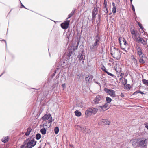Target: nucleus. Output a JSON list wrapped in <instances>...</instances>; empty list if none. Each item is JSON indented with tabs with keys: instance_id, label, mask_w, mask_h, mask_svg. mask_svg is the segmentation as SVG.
Segmentation results:
<instances>
[{
	"instance_id": "obj_14",
	"label": "nucleus",
	"mask_w": 148,
	"mask_h": 148,
	"mask_svg": "<svg viewBox=\"0 0 148 148\" xmlns=\"http://www.w3.org/2000/svg\"><path fill=\"white\" fill-rule=\"evenodd\" d=\"M98 10V7H97V5L94 7L92 11V19L95 20L96 18V16L97 14Z\"/></svg>"
},
{
	"instance_id": "obj_54",
	"label": "nucleus",
	"mask_w": 148,
	"mask_h": 148,
	"mask_svg": "<svg viewBox=\"0 0 148 148\" xmlns=\"http://www.w3.org/2000/svg\"><path fill=\"white\" fill-rule=\"evenodd\" d=\"M2 41H3L5 42V44H6V46H7V43H6V41L5 40H2Z\"/></svg>"
},
{
	"instance_id": "obj_45",
	"label": "nucleus",
	"mask_w": 148,
	"mask_h": 148,
	"mask_svg": "<svg viewBox=\"0 0 148 148\" xmlns=\"http://www.w3.org/2000/svg\"><path fill=\"white\" fill-rule=\"evenodd\" d=\"M138 25H139V27H140L141 29H143V27L142 25V24L138 23Z\"/></svg>"
},
{
	"instance_id": "obj_28",
	"label": "nucleus",
	"mask_w": 148,
	"mask_h": 148,
	"mask_svg": "<svg viewBox=\"0 0 148 148\" xmlns=\"http://www.w3.org/2000/svg\"><path fill=\"white\" fill-rule=\"evenodd\" d=\"M1 140L3 142L5 143H6V142L8 141V137L7 136L3 137V138Z\"/></svg>"
},
{
	"instance_id": "obj_32",
	"label": "nucleus",
	"mask_w": 148,
	"mask_h": 148,
	"mask_svg": "<svg viewBox=\"0 0 148 148\" xmlns=\"http://www.w3.org/2000/svg\"><path fill=\"white\" fill-rule=\"evenodd\" d=\"M59 131V129L58 127H56L54 129V132L56 134H57Z\"/></svg>"
},
{
	"instance_id": "obj_12",
	"label": "nucleus",
	"mask_w": 148,
	"mask_h": 148,
	"mask_svg": "<svg viewBox=\"0 0 148 148\" xmlns=\"http://www.w3.org/2000/svg\"><path fill=\"white\" fill-rule=\"evenodd\" d=\"M134 40L139 43H141L144 45L146 44V42L145 40L143 38H141L140 36H138Z\"/></svg>"
},
{
	"instance_id": "obj_21",
	"label": "nucleus",
	"mask_w": 148,
	"mask_h": 148,
	"mask_svg": "<svg viewBox=\"0 0 148 148\" xmlns=\"http://www.w3.org/2000/svg\"><path fill=\"white\" fill-rule=\"evenodd\" d=\"M78 58L79 59L81 60H84L85 59V56H83L82 53V52L81 53H79V55L78 56Z\"/></svg>"
},
{
	"instance_id": "obj_64",
	"label": "nucleus",
	"mask_w": 148,
	"mask_h": 148,
	"mask_svg": "<svg viewBox=\"0 0 148 148\" xmlns=\"http://www.w3.org/2000/svg\"><path fill=\"white\" fill-rule=\"evenodd\" d=\"M4 148H5V147H4Z\"/></svg>"
},
{
	"instance_id": "obj_62",
	"label": "nucleus",
	"mask_w": 148,
	"mask_h": 148,
	"mask_svg": "<svg viewBox=\"0 0 148 148\" xmlns=\"http://www.w3.org/2000/svg\"><path fill=\"white\" fill-rule=\"evenodd\" d=\"M124 1H127V0H124Z\"/></svg>"
},
{
	"instance_id": "obj_59",
	"label": "nucleus",
	"mask_w": 148,
	"mask_h": 148,
	"mask_svg": "<svg viewBox=\"0 0 148 148\" xmlns=\"http://www.w3.org/2000/svg\"><path fill=\"white\" fill-rule=\"evenodd\" d=\"M38 148H41V147H40V146H39V147H38Z\"/></svg>"
},
{
	"instance_id": "obj_17",
	"label": "nucleus",
	"mask_w": 148,
	"mask_h": 148,
	"mask_svg": "<svg viewBox=\"0 0 148 148\" xmlns=\"http://www.w3.org/2000/svg\"><path fill=\"white\" fill-rule=\"evenodd\" d=\"M119 42L120 44V46L121 47V44H122V41L123 43V45L126 46L127 45V43L126 41V40L124 38L120 37L119 38Z\"/></svg>"
},
{
	"instance_id": "obj_51",
	"label": "nucleus",
	"mask_w": 148,
	"mask_h": 148,
	"mask_svg": "<svg viewBox=\"0 0 148 148\" xmlns=\"http://www.w3.org/2000/svg\"><path fill=\"white\" fill-rule=\"evenodd\" d=\"M138 93H140L141 94H144V93L143 92H142L140 90H139V91L138 90Z\"/></svg>"
},
{
	"instance_id": "obj_5",
	"label": "nucleus",
	"mask_w": 148,
	"mask_h": 148,
	"mask_svg": "<svg viewBox=\"0 0 148 148\" xmlns=\"http://www.w3.org/2000/svg\"><path fill=\"white\" fill-rule=\"evenodd\" d=\"M137 50V54L138 55L140 58H143L144 59H146L147 57L145 56L144 54L142 51V50L140 47L138 46L136 48Z\"/></svg>"
},
{
	"instance_id": "obj_50",
	"label": "nucleus",
	"mask_w": 148,
	"mask_h": 148,
	"mask_svg": "<svg viewBox=\"0 0 148 148\" xmlns=\"http://www.w3.org/2000/svg\"><path fill=\"white\" fill-rule=\"evenodd\" d=\"M112 5L113 6V8H115L116 7L115 5V4L114 3V2H113L112 3Z\"/></svg>"
},
{
	"instance_id": "obj_44",
	"label": "nucleus",
	"mask_w": 148,
	"mask_h": 148,
	"mask_svg": "<svg viewBox=\"0 0 148 148\" xmlns=\"http://www.w3.org/2000/svg\"><path fill=\"white\" fill-rule=\"evenodd\" d=\"M56 73V71L55 70L54 71V73H53V74L51 75L52 78H53V77L55 76V74Z\"/></svg>"
},
{
	"instance_id": "obj_22",
	"label": "nucleus",
	"mask_w": 148,
	"mask_h": 148,
	"mask_svg": "<svg viewBox=\"0 0 148 148\" xmlns=\"http://www.w3.org/2000/svg\"><path fill=\"white\" fill-rule=\"evenodd\" d=\"M76 49H70L68 53V56L70 57L72 54H73V53L75 50Z\"/></svg>"
},
{
	"instance_id": "obj_27",
	"label": "nucleus",
	"mask_w": 148,
	"mask_h": 148,
	"mask_svg": "<svg viewBox=\"0 0 148 148\" xmlns=\"http://www.w3.org/2000/svg\"><path fill=\"white\" fill-rule=\"evenodd\" d=\"M147 58L144 59L143 58H140V59L139 60L140 63L142 64H144L145 63V60Z\"/></svg>"
},
{
	"instance_id": "obj_56",
	"label": "nucleus",
	"mask_w": 148,
	"mask_h": 148,
	"mask_svg": "<svg viewBox=\"0 0 148 148\" xmlns=\"http://www.w3.org/2000/svg\"><path fill=\"white\" fill-rule=\"evenodd\" d=\"M130 1L131 3H132V0H130Z\"/></svg>"
},
{
	"instance_id": "obj_38",
	"label": "nucleus",
	"mask_w": 148,
	"mask_h": 148,
	"mask_svg": "<svg viewBox=\"0 0 148 148\" xmlns=\"http://www.w3.org/2000/svg\"><path fill=\"white\" fill-rule=\"evenodd\" d=\"M103 8L104 9H105L104 10V12L106 13H107L108 12V10L107 6H106V7H105V6H104Z\"/></svg>"
},
{
	"instance_id": "obj_42",
	"label": "nucleus",
	"mask_w": 148,
	"mask_h": 148,
	"mask_svg": "<svg viewBox=\"0 0 148 148\" xmlns=\"http://www.w3.org/2000/svg\"><path fill=\"white\" fill-rule=\"evenodd\" d=\"M75 9H73L71 12V14H72L73 15L74 13H75Z\"/></svg>"
},
{
	"instance_id": "obj_9",
	"label": "nucleus",
	"mask_w": 148,
	"mask_h": 148,
	"mask_svg": "<svg viewBox=\"0 0 148 148\" xmlns=\"http://www.w3.org/2000/svg\"><path fill=\"white\" fill-rule=\"evenodd\" d=\"M77 127L78 130H80L84 133H90L91 132V131L90 129L85 127H81L79 126H77Z\"/></svg>"
},
{
	"instance_id": "obj_3",
	"label": "nucleus",
	"mask_w": 148,
	"mask_h": 148,
	"mask_svg": "<svg viewBox=\"0 0 148 148\" xmlns=\"http://www.w3.org/2000/svg\"><path fill=\"white\" fill-rule=\"evenodd\" d=\"M97 108H88L86 111L85 113V116L86 117H88L90 116L92 114H95L98 111Z\"/></svg>"
},
{
	"instance_id": "obj_35",
	"label": "nucleus",
	"mask_w": 148,
	"mask_h": 148,
	"mask_svg": "<svg viewBox=\"0 0 148 148\" xmlns=\"http://www.w3.org/2000/svg\"><path fill=\"white\" fill-rule=\"evenodd\" d=\"M106 73L108 75L112 76V77H115V75L114 74H112V73L108 72V71H107Z\"/></svg>"
},
{
	"instance_id": "obj_36",
	"label": "nucleus",
	"mask_w": 148,
	"mask_h": 148,
	"mask_svg": "<svg viewBox=\"0 0 148 148\" xmlns=\"http://www.w3.org/2000/svg\"><path fill=\"white\" fill-rule=\"evenodd\" d=\"M123 75H124V73H121L120 74V77H121V78L119 79V80H121L122 79H123Z\"/></svg>"
},
{
	"instance_id": "obj_30",
	"label": "nucleus",
	"mask_w": 148,
	"mask_h": 148,
	"mask_svg": "<svg viewBox=\"0 0 148 148\" xmlns=\"http://www.w3.org/2000/svg\"><path fill=\"white\" fill-rule=\"evenodd\" d=\"M20 148H28L27 147V144L25 142H24L23 144L20 147Z\"/></svg>"
},
{
	"instance_id": "obj_58",
	"label": "nucleus",
	"mask_w": 148,
	"mask_h": 148,
	"mask_svg": "<svg viewBox=\"0 0 148 148\" xmlns=\"http://www.w3.org/2000/svg\"><path fill=\"white\" fill-rule=\"evenodd\" d=\"M3 73L0 76H1V75H2L3 73Z\"/></svg>"
},
{
	"instance_id": "obj_52",
	"label": "nucleus",
	"mask_w": 148,
	"mask_h": 148,
	"mask_svg": "<svg viewBox=\"0 0 148 148\" xmlns=\"http://www.w3.org/2000/svg\"><path fill=\"white\" fill-rule=\"evenodd\" d=\"M95 83L96 84H98V85H99V86H101V84H100L99 83H98V82H95Z\"/></svg>"
},
{
	"instance_id": "obj_63",
	"label": "nucleus",
	"mask_w": 148,
	"mask_h": 148,
	"mask_svg": "<svg viewBox=\"0 0 148 148\" xmlns=\"http://www.w3.org/2000/svg\"><path fill=\"white\" fill-rule=\"evenodd\" d=\"M122 49H124V48H122Z\"/></svg>"
},
{
	"instance_id": "obj_55",
	"label": "nucleus",
	"mask_w": 148,
	"mask_h": 148,
	"mask_svg": "<svg viewBox=\"0 0 148 148\" xmlns=\"http://www.w3.org/2000/svg\"><path fill=\"white\" fill-rule=\"evenodd\" d=\"M145 85H147V86H148V82H147V83H146V84H145Z\"/></svg>"
},
{
	"instance_id": "obj_8",
	"label": "nucleus",
	"mask_w": 148,
	"mask_h": 148,
	"mask_svg": "<svg viewBox=\"0 0 148 148\" xmlns=\"http://www.w3.org/2000/svg\"><path fill=\"white\" fill-rule=\"evenodd\" d=\"M98 123L101 125H108L110 124V122L108 119H104L100 120Z\"/></svg>"
},
{
	"instance_id": "obj_60",
	"label": "nucleus",
	"mask_w": 148,
	"mask_h": 148,
	"mask_svg": "<svg viewBox=\"0 0 148 148\" xmlns=\"http://www.w3.org/2000/svg\"><path fill=\"white\" fill-rule=\"evenodd\" d=\"M67 38L68 39H69V37L68 36H67Z\"/></svg>"
},
{
	"instance_id": "obj_40",
	"label": "nucleus",
	"mask_w": 148,
	"mask_h": 148,
	"mask_svg": "<svg viewBox=\"0 0 148 148\" xmlns=\"http://www.w3.org/2000/svg\"><path fill=\"white\" fill-rule=\"evenodd\" d=\"M133 61L134 63L135 64H136L137 63V61L136 59V58H134L132 60Z\"/></svg>"
},
{
	"instance_id": "obj_39",
	"label": "nucleus",
	"mask_w": 148,
	"mask_h": 148,
	"mask_svg": "<svg viewBox=\"0 0 148 148\" xmlns=\"http://www.w3.org/2000/svg\"><path fill=\"white\" fill-rule=\"evenodd\" d=\"M116 12V7L113 8H112V12L113 13H115Z\"/></svg>"
},
{
	"instance_id": "obj_47",
	"label": "nucleus",
	"mask_w": 148,
	"mask_h": 148,
	"mask_svg": "<svg viewBox=\"0 0 148 148\" xmlns=\"http://www.w3.org/2000/svg\"><path fill=\"white\" fill-rule=\"evenodd\" d=\"M21 3V8H22V7H23L24 8H26L25 7L24 5Z\"/></svg>"
},
{
	"instance_id": "obj_16",
	"label": "nucleus",
	"mask_w": 148,
	"mask_h": 148,
	"mask_svg": "<svg viewBox=\"0 0 148 148\" xmlns=\"http://www.w3.org/2000/svg\"><path fill=\"white\" fill-rule=\"evenodd\" d=\"M41 119L43 121H45L47 120H49L52 119V118L50 114H45L42 117Z\"/></svg>"
},
{
	"instance_id": "obj_13",
	"label": "nucleus",
	"mask_w": 148,
	"mask_h": 148,
	"mask_svg": "<svg viewBox=\"0 0 148 148\" xmlns=\"http://www.w3.org/2000/svg\"><path fill=\"white\" fill-rule=\"evenodd\" d=\"M52 122V119L47 120L43 124V127H45L46 129L49 127L51 126Z\"/></svg>"
},
{
	"instance_id": "obj_53",
	"label": "nucleus",
	"mask_w": 148,
	"mask_h": 148,
	"mask_svg": "<svg viewBox=\"0 0 148 148\" xmlns=\"http://www.w3.org/2000/svg\"><path fill=\"white\" fill-rule=\"evenodd\" d=\"M121 97H124V95L122 93H121L120 95Z\"/></svg>"
},
{
	"instance_id": "obj_1",
	"label": "nucleus",
	"mask_w": 148,
	"mask_h": 148,
	"mask_svg": "<svg viewBox=\"0 0 148 148\" xmlns=\"http://www.w3.org/2000/svg\"><path fill=\"white\" fill-rule=\"evenodd\" d=\"M101 40V37L99 36V32H97L94 39V43L90 46V48L91 51L94 52L97 50V49L100 43Z\"/></svg>"
},
{
	"instance_id": "obj_24",
	"label": "nucleus",
	"mask_w": 148,
	"mask_h": 148,
	"mask_svg": "<svg viewBox=\"0 0 148 148\" xmlns=\"http://www.w3.org/2000/svg\"><path fill=\"white\" fill-rule=\"evenodd\" d=\"M31 130H32V129L31 128L29 127L27 129V131L25 133V135L26 136H28L30 134V133L31 132Z\"/></svg>"
},
{
	"instance_id": "obj_20",
	"label": "nucleus",
	"mask_w": 148,
	"mask_h": 148,
	"mask_svg": "<svg viewBox=\"0 0 148 148\" xmlns=\"http://www.w3.org/2000/svg\"><path fill=\"white\" fill-rule=\"evenodd\" d=\"M119 80L120 82H121L122 84L125 86L127 84V79L125 78H123V79H122L121 80Z\"/></svg>"
},
{
	"instance_id": "obj_15",
	"label": "nucleus",
	"mask_w": 148,
	"mask_h": 148,
	"mask_svg": "<svg viewBox=\"0 0 148 148\" xmlns=\"http://www.w3.org/2000/svg\"><path fill=\"white\" fill-rule=\"evenodd\" d=\"M130 32L132 34V37L134 40L137 37V34H138V33L137 30H135L132 29H131Z\"/></svg>"
},
{
	"instance_id": "obj_7",
	"label": "nucleus",
	"mask_w": 148,
	"mask_h": 148,
	"mask_svg": "<svg viewBox=\"0 0 148 148\" xmlns=\"http://www.w3.org/2000/svg\"><path fill=\"white\" fill-rule=\"evenodd\" d=\"M102 98V97L100 95L97 96L94 99L93 101L96 104H99L101 103L103 101Z\"/></svg>"
},
{
	"instance_id": "obj_4",
	"label": "nucleus",
	"mask_w": 148,
	"mask_h": 148,
	"mask_svg": "<svg viewBox=\"0 0 148 148\" xmlns=\"http://www.w3.org/2000/svg\"><path fill=\"white\" fill-rule=\"evenodd\" d=\"M27 144V147L28 148H32L35 146L36 143V141L34 140V139L32 138L29 140L27 142H25Z\"/></svg>"
},
{
	"instance_id": "obj_46",
	"label": "nucleus",
	"mask_w": 148,
	"mask_h": 148,
	"mask_svg": "<svg viewBox=\"0 0 148 148\" xmlns=\"http://www.w3.org/2000/svg\"><path fill=\"white\" fill-rule=\"evenodd\" d=\"M132 9L134 12L135 11L134 7L133 5H132Z\"/></svg>"
},
{
	"instance_id": "obj_6",
	"label": "nucleus",
	"mask_w": 148,
	"mask_h": 148,
	"mask_svg": "<svg viewBox=\"0 0 148 148\" xmlns=\"http://www.w3.org/2000/svg\"><path fill=\"white\" fill-rule=\"evenodd\" d=\"M147 141L145 140H142L138 142L137 143V146L140 147V148H146Z\"/></svg>"
},
{
	"instance_id": "obj_10",
	"label": "nucleus",
	"mask_w": 148,
	"mask_h": 148,
	"mask_svg": "<svg viewBox=\"0 0 148 148\" xmlns=\"http://www.w3.org/2000/svg\"><path fill=\"white\" fill-rule=\"evenodd\" d=\"M104 91L106 93L109 94L110 96L113 97H115V92L113 90L109 89L107 88L104 89Z\"/></svg>"
},
{
	"instance_id": "obj_26",
	"label": "nucleus",
	"mask_w": 148,
	"mask_h": 148,
	"mask_svg": "<svg viewBox=\"0 0 148 148\" xmlns=\"http://www.w3.org/2000/svg\"><path fill=\"white\" fill-rule=\"evenodd\" d=\"M74 112L75 115L77 116H80L81 115V112L78 111V110L75 111Z\"/></svg>"
},
{
	"instance_id": "obj_2",
	"label": "nucleus",
	"mask_w": 148,
	"mask_h": 148,
	"mask_svg": "<svg viewBox=\"0 0 148 148\" xmlns=\"http://www.w3.org/2000/svg\"><path fill=\"white\" fill-rule=\"evenodd\" d=\"M110 54L113 58L117 60H118L120 58V51L117 48L113 47V49H111Z\"/></svg>"
},
{
	"instance_id": "obj_48",
	"label": "nucleus",
	"mask_w": 148,
	"mask_h": 148,
	"mask_svg": "<svg viewBox=\"0 0 148 148\" xmlns=\"http://www.w3.org/2000/svg\"><path fill=\"white\" fill-rule=\"evenodd\" d=\"M145 127L148 130V124L147 123H146V124H145Z\"/></svg>"
},
{
	"instance_id": "obj_57",
	"label": "nucleus",
	"mask_w": 148,
	"mask_h": 148,
	"mask_svg": "<svg viewBox=\"0 0 148 148\" xmlns=\"http://www.w3.org/2000/svg\"><path fill=\"white\" fill-rule=\"evenodd\" d=\"M65 85V84H62V86H64V85Z\"/></svg>"
},
{
	"instance_id": "obj_18",
	"label": "nucleus",
	"mask_w": 148,
	"mask_h": 148,
	"mask_svg": "<svg viewBox=\"0 0 148 148\" xmlns=\"http://www.w3.org/2000/svg\"><path fill=\"white\" fill-rule=\"evenodd\" d=\"M93 76L92 75H90L85 77V81L86 83H90L93 79Z\"/></svg>"
},
{
	"instance_id": "obj_23",
	"label": "nucleus",
	"mask_w": 148,
	"mask_h": 148,
	"mask_svg": "<svg viewBox=\"0 0 148 148\" xmlns=\"http://www.w3.org/2000/svg\"><path fill=\"white\" fill-rule=\"evenodd\" d=\"M138 142L136 140H132V144L134 146H137Z\"/></svg>"
},
{
	"instance_id": "obj_33",
	"label": "nucleus",
	"mask_w": 148,
	"mask_h": 148,
	"mask_svg": "<svg viewBox=\"0 0 148 148\" xmlns=\"http://www.w3.org/2000/svg\"><path fill=\"white\" fill-rule=\"evenodd\" d=\"M77 106L79 107L82 108L84 106L83 104L82 103H80L77 104Z\"/></svg>"
},
{
	"instance_id": "obj_29",
	"label": "nucleus",
	"mask_w": 148,
	"mask_h": 148,
	"mask_svg": "<svg viewBox=\"0 0 148 148\" xmlns=\"http://www.w3.org/2000/svg\"><path fill=\"white\" fill-rule=\"evenodd\" d=\"M101 67L102 70L104 71L106 73L107 71V69L105 68V67L103 64H101Z\"/></svg>"
},
{
	"instance_id": "obj_37",
	"label": "nucleus",
	"mask_w": 148,
	"mask_h": 148,
	"mask_svg": "<svg viewBox=\"0 0 148 148\" xmlns=\"http://www.w3.org/2000/svg\"><path fill=\"white\" fill-rule=\"evenodd\" d=\"M142 81L143 83L145 84V85L147 82H148V80H147L144 79H143Z\"/></svg>"
},
{
	"instance_id": "obj_31",
	"label": "nucleus",
	"mask_w": 148,
	"mask_h": 148,
	"mask_svg": "<svg viewBox=\"0 0 148 148\" xmlns=\"http://www.w3.org/2000/svg\"><path fill=\"white\" fill-rule=\"evenodd\" d=\"M36 139L37 140H38L41 138V136L40 134L37 133L36 134Z\"/></svg>"
},
{
	"instance_id": "obj_25",
	"label": "nucleus",
	"mask_w": 148,
	"mask_h": 148,
	"mask_svg": "<svg viewBox=\"0 0 148 148\" xmlns=\"http://www.w3.org/2000/svg\"><path fill=\"white\" fill-rule=\"evenodd\" d=\"M45 128H46V127L43 128L40 130V132L42 134L44 135L46 133V130Z\"/></svg>"
},
{
	"instance_id": "obj_19",
	"label": "nucleus",
	"mask_w": 148,
	"mask_h": 148,
	"mask_svg": "<svg viewBox=\"0 0 148 148\" xmlns=\"http://www.w3.org/2000/svg\"><path fill=\"white\" fill-rule=\"evenodd\" d=\"M108 104L107 103H105L104 105L100 106L99 107V109L101 108V110H102L103 111L107 110L108 109Z\"/></svg>"
},
{
	"instance_id": "obj_49",
	"label": "nucleus",
	"mask_w": 148,
	"mask_h": 148,
	"mask_svg": "<svg viewBox=\"0 0 148 148\" xmlns=\"http://www.w3.org/2000/svg\"><path fill=\"white\" fill-rule=\"evenodd\" d=\"M138 93V91H137L136 92H135L133 94V95H136L137 94V93Z\"/></svg>"
},
{
	"instance_id": "obj_43",
	"label": "nucleus",
	"mask_w": 148,
	"mask_h": 148,
	"mask_svg": "<svg viewBox=\"0 0 148 148\" xmlns=\"http://www.w3.org/2000/svg\"><path fill=\"white\" fill-rule=\"evenodd\" d=\"M73 15L72 14H69L68 16V17L67 18V19H68L69 18H70Z\"/></svg>"
},
{
	"instance_id": "obj_61",
	"label": "nucleus",
	"mask_w": 148,
	"mask_h": 148,
	"mask_svg": "<svg viewBox=\"0 0 148 148\" xmlns=\"http://www.w3.org/2000/svg\"><path fill=\"white\" fill-rule=\"evenodd\" d=\"M84 60H83L82 62V63H83V62H84V61H83Z\"/></svg>"
},
{
	"instance_id": "obj_41",
	"label": "nucleus",
	"mask_w": 148,
	"mask_h": 148,
	"mask_svg": "<svg viewBox=\"0 0 148 148\" xmlns=\"http://www.w3.org/2000/svg\"><path fill=\"white\" fill-rule=\"evenodd\" d=\"M104 6H105V7H106V6H107V2L106 1V0H104Z\"/></svg>"
},
{
	"instance_id": "obj_11",
	"label": "nucleus",
	"mask_w": 148,
	"mask_h": 148,
	"mask_svg": "<svg viewBox=\"0 0 148 148\" xmlns=\"http://www.w3.org/2000/svg\"><path fill=\"white\" fill-rule=\"evenodd\" d=\"M70 22V20H67L64 22L62 23L61 24V27L64 29H67L69 27Z\"/></svg>"
},
{
	"instance_id": "obj_34",
	"label": "nucleus",
	"mask_w": 148,
	"mask_h": 148,
	"mask_svg": "<svg viewBox=\"0 0 148 148\" xmlns=\"http://www.w3.org/2000/svg\"><path fill=\"white\" fill-rule=\"evenodd\" d=\"M112 101L111 98L108 97H107L106 98V101L108 103Z\"/></svg>"
}]
</instances>
